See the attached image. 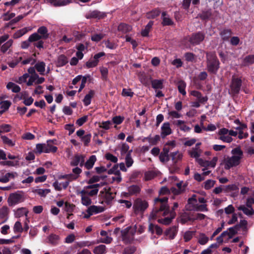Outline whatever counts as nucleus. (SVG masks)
Returning <instances> with one entry per match:
<instances>
[{"mask_svg":"<svg viewBox=\"0 0 254 254\" xmlns=\"http://www.w3.org/2000/svg\"><path fill=\"white\" fill-rule=\"evenodd\" d=\"M148 207V202L140 198H136L133 205V209L135 214L143 212Z\"/></svg>","mask_w":254,"mask_h":254,"instance_id":"obj_6","label":"nucleus"},{"mask_svg":"<svg viewBox=\"0 0 254 254\" xmlns=\"http://www.w3.org/2000/svg\"><path fill=\"white\" fill-rule=\"evenodd\" d=\"M68 62V59L64 54L60 55L57 59L56 66L57 67H62L65 65Z\"/></svg>","mask_w":254,"mask_h":254,"instance_id":"obj_20","label":"nucleus"},{"mask_svg":"<svg viewBox=\"0 0 254 254\" xmlns=\"http://www.w3.org/2000/svg\"><path fill=\"white\" fill-rule=\"evenodd\" d=\"M29 211L26 207H21L18 208L15 212V216L16 217L19 218L25 215L27 216Z\"/></svg>","mask_w":254,"mask_h":254,"instance_id":"obj_29","label":"nucleus"},{"mask_svg":"<svg viewBox=\"0 0 254 254\" xmlns=\"http://www.w3.org/2000/svg\"><path fill=\"white\" fill-rule=\"evenodd\" d=\"M118 164L114 165L111 169L107 171L108 174L109 175L114 174L115 175H121V172L118 170Z\"/></svg>","mask_w":254,"mask_h":254,"instance_id":"obj_50","label":"nucleus"},{"mask_svg":"<svg viewBox=\"0 0 254 254\" xmlns=\"http://www.w3.org/2000/svg\"><path fill=\"white\" fill-rule=\"evenodd\" d=\"M48 2L53 3L56 6H60L67 5L70 3L69 0H47Z\"/></svg>","mask_w":254,"mask_h":254,"instance_id":"obj_33","label":"nucleus"},{"mask_svg":"<svg viewBox=\"0 0 254 254\" xmlns=\"http://www.w3.org/2000/svg\"><path fill=\"white\" fill-rule=\"evenodd\" d=\"M254 64V55H250L246 56L243 61L244 66H249Z\"/></svg>","mask_w":254,"mask_h":254,"instance_id":"obj_34","label":"nucleus"},{"mask_svg":"<svg viewBox=\"0 0 254 254\" xmlns=\"http://www.w3.org/2000/svg\"><path fill=\"white\" fill-rule=\"evenodd\" d=\"M170 149V147H167V145H164L163 150L159 155V159L161 162H164L165 161H169V157L168 153L169 152Z\"/></svg>","mask_w":254,"mask_h":254,"instance_id":"obj_15","label":"nucleus"},{"mask_svg":"<svg viewBox=\"0 0 254 254\" xmlns=\"http://www.w3.org/2000/svg\"><path fill=\"white\" fill-rule=\"evenodd\" d=\"M190 95L196 97L197 101L200 102L201 104H205L208 99V98L207 96H203L201 93L198 91H191Z\"/></svg>","mask_w":254,"mask_h":254,"instance_id":"obj_11","label":"nucleus"},{"mask_svg":"<svg viewBox=\"0 0 254 254\" xmlns=\"http://www.w3.org/2000/svg\"><path fill=\"white\" fill-rule=\"evenodd\" d=\"M195 233V231H188L186 232L184 235V239L185 240V241L186 242L190 241L192 239Z\"/></svg>","mask_w":254,"mask_h":254,"instance_id":"obj_54","label":"nucleus"},{"mask_svg":"<svg viewBox=\"0 0 254 254\" xmlns=\"http://www.w3.org/2000/svg\"><path fill=\"white\" fill-rule=\"evenodd\" d=\"M48 242L53 246H56L59 244L60 237L54 234H51L48 238Z\"/></svg>","mask_w":254,"mask_h":254,"instance_id":"obj_31","label":"nucleus"},{"mask_svg":"<svg viewBox=\"0 0 254 254\" xmlns=\"http://www.w3.org/2000/svg\"><path fill=\"white\" fill-rule=\"evenodd\" d=\"M29 30L27 27L18 30L13 34V38L14 39L19 38L27 33Z\"/></svg>","mask_w":254,"mask_h":254,"instance_id":"obj_41","label":"nucleus"},{"mask_svg":"<svg viewBox=\"0 0 254 254\" xmlns=\"http://www.w3.org/2000/svg\"><path fill=\"white\" fill-rule=\"evenodd\" d=\"M98 192V189L92 190L90 191L82 190L80 191L81 194H86L88 196H94L97 194Z\"/></svg>","mask_w":254,"mask_h":254,"instance_id":"obj_51","label":"nucleus"},{"mask_svg":"<svg viewBox=\"0 0 254 254\" xmlns=\"http://www.w3.org/2000/svg\"><path fill=\"white\" fill-rule=\"evenodd\" d=\"M193 215L188 212L182 213L180 215V221L182 224H185L189 221L193 222Z\"/></svg>","mask_w":254,"mask_h":254,"instance_id":"obj_18","label":"nucleus"},{"mask_svg":"<svg viewBox=\"0 0 254 254\" xmlns=\"http://www.w3.org/2000/svg\"><path fill=\"white\" fill-rule=\"evenodd\" d=\"M94 254H105L106 253V247L104 245H100L94 249L93 251Z\"/></svg>","mask_w":254,"mask_h":254,"instance_id":"obj_38","label":"nucleus"},{"mask_svg":"<svg viewBox=\"0 0 254 254\" xmlns=\"http://www.w3.org/2000/svg\"><path fill=\"white\" fill-rule=\"evenodd\" d=\"M24 199L23 192L17 191L10 194L8 198V202L10 206H13L23 202Z\"/></svg>","mask_w":254,"mask_h":254,"instance_id":"obj_5","label":"nucleus"},{"mask_svg":"<svg viewBox=\"0 0 254 254\" xmlns=\"http://www.w3.org/2000/svg\"><path fill=\"white\" fill-rule=\"evenodd\" d=\"M51 190L50 189H35L33 190V192L35 193L38 194L41 197H45L47 194L50 193Z\"/></svg>","mask_w":254,"mask_h":254,"instance_id":"obj_43","label":"nucleus"},{"mask_svg":"<svg viewBox=\"0 0 254 254\" xmlns=\"http://www.w3.org/2000/svg\"><path fill=\"white\" fill-rule=\"evenodd\" d=\"M204 33L202 31H198L191 34L189 42L192 45H198L204 40Z\"/></svg>","mask_w":254,"mask_h":254,"instance_id":"obj_8","label":"nucleus"},{"mask_svg":"<svg viewBox=\"0 0 254 254\" xmlns=\"http://www.w3.org/2000/svg\"><path fill=\"white\" fill-rule=\"evenodd\" d=\"M170 156L174 163L177 162L178 161L181 160L182 158V155L178 151L172 152L170 154Z\"/></svg>","mask_w":254,"mask_h":254,"instance_id":"obj_49","label":"nucleus"},{"mask_svg":"<svg viewBox=\"0 0 254 254\" xmlns=\"http://www.w3.org/2000/svg\"><path fill=\"white\" fill-rule=\"evenodd\" d=\"M33 37L30 35L27 40L22 42L21 43V49H27L30 46V43L36 42V38Z\"/></svg>","mask_w":254,"mask_h":254,"instance_id":"obj_27","label":"nucleus"},{"mask_svg":"<svg viewBox=\"0 0 254 254\" xmlns=\"http://www.w3.org/2000/svg\"><path fill=\"white\" fill-rule=\"evenodd\" d=\"M216 183V181L212 180H207L204 183V188L206 190H209L212 188Z\"/></svg>","mask_w":254,"mask_h":254,"instance_id":"obj_53","label":"nucleus"},{"mask_svg":"<svg viewBox=\"0 0 254 254\" xmlns=\"http://www.w3.org/2000/svg\"><path fill=\"white\" fill-rule=\"evenodd\" d=\"M13 44V40L10 39L7 41L6 43L3 44L1 47V52L5 53L8 49L12 46Z\"/></svg>","mask_w":254,"mask_h":254,"instance_id":"obj_47","label":"nucleus"},{"mask_svg":"<svg viewBox=\"0 0 254 254\" xmlns=\"http://www.w3.org/2000/svg\"><path fill=\"white\" fill-rule=\"evenodd\" d=\"M8 213L9 209L6 206H3L0 209V219L3 220L2 223H4L7 220Z\"/></svg>","mask_w":254,"mask_h":254,"instance_id":"obj_22","label":"nucleus"},{"mask_svg":"<svg viewBox=\"0 0 254 254\" xmlns=\"http://www.w3.org/2000/svg\"><path fill=\"white\" fill-rule=\"evenodd\" d=\"M132 150L129 151L126 155L125 158L126 164L127 167L129 168L132 166L133 163V160L131 158V153Z\"/></svg>","mask_w":254,"mask_h":254,"instance_id":"obj_44","label":"nucleus"},{"mask_svg":"<svg viewBox=\"0 0 254 254\" xmlns=\"http://www.w3.org/2000/svg\"><path fill=\"white\" fill-rule=\"evenodd\" d=\"M94 94V91L91 90L89 93L85 95L83 100V102L85 106H87L91 104V99L93 97Z\"/></svg>","mask_w":254,"mask_h":254,"instance_id":"obj_26","label":"nucleus"},{"mask_svg":"<svg viewBox=\"0 0 254 254\" xmlns=\"http://www.w3.org/2000/svg\"><path fill=\"white\" fill-rule=\"evenodd\" d=\"M169 214H170V217H167L163 219H159L158 220V222L165 225L170 224L172 219L175 217L176 213V212H171L170 213H169Z\"/></svg>","mask_w":254,"mask_h":254,"instance_id":"obj_21","label":"nucleus"},{"mask_svg":"<svg viewBox=\"0 0 254 254\" xmlns=\"http://www.w3.org/2000/svg\"><path fill=\"white\" fill-rule=\"evenodd\" d=\"M238 209L243 211V213L248 216L254 215V210L253 208L246 207L245 205H241L238 207Z\"/></svg>","mask_w":254,"mask_h":254,"instance_id":"obj_32","label":"nucleus"},{"mask_svg":"<svg viewBox=\"0 0 254 254\" xmlns=\"http://www.w3.org/2000/svg\"><path fill=\"white\" fill-rule=\"evenodd\" d=\"M178 232V228L175 226H172L167 229L165 231V235L169 237L170 239H173Z\"/></svg>","mask_w":254,"mask_h":254,"instance_id":"obj_23","label":"nucleus"},{"mask_svg":"<svg viewBox=\"0 0 254 254\" xmlns=\"http://www.w3.org/2000/svg\"><path fill=\"white\" fill-rule=\"evenodd\" d=\"M105 157L107 160H109L113 163H115L118 161V158L110 153H106L105 154Z\"/></svg>","mask_w":254,"mask_h":254,"instance_id":"obj_63","label":"nucleus"},{"mask_svg":"<svg viewBox=\"0 0 254 254\" xmlns=\"http://www.w3.org/2000/svg\"><path fill=\"white\" fill-rule=\"evenodd\" d=\"M13 230L15 233H21L23 231V229L22 227V224L19 221H17L15 222L14 227Z\"/></svg>","mask_w":254,"mask_h":254,"instance_id":"obj_61","label":"nucleus"},{"mask_svg":"<svg viewBox=\"0 0 254 254\" xmlns=\"http://www.w3.org/2000/svg\"><path fill=\"white\" fill-rule=\"evenodd\" d=\"M154 22L150 21L145 27V28L141 31V34L143 37H147L148 36L149 32L153 25Z\"/></svg>","mask_w":254,"mask_h":254,"instance_id":"obj_39","label":"nucleus"},{"mask_svg":"<svg viewBox=\"0 0 254 254\" xmlns=\"http://www.w3.org/2000/svg\"><path fill=\"white\" fill-rule=\"evenodd\" d=\"M28 13L25 14L24 15H19L17 16L16 17L11 19L7 24V26H10L14 25L15 23L19 21L20 20L23 19L25 16H27Z\"/></svg>","mask_w":254,"mask_h":254,"instance_id":"obj_46","label":"nucleus"},{"mask_svg":"<svg viewBox=\"0 0 254 254\" xmlns=\"http://www.w3.org/2000/svg\"><path fill=\"white\" fill-rule=\"evenodd\" d=\"M125 118L124 117L121 116H116L112 118V122L114 124L117 125L121 124Z\"/></svg>","mask_w":254,"mask_h":254,"instance_id":"obj_60","label":"nucleus"},{"mask_svg":"<svg viewBox=\"0 0 254 254\" xmlns=\"http://www.w3.org/2000/svg\"><path fill=\"white\" fill-rule=\"evenodd\" d=\"M116 195V192H112L110 187L104 188L103 190L100 191L99 194V196L102 199L101 203H105L108 205H111Z\"/></svg>","mask_w":254,"mask_h":254,"instance_id":"obj_4","label":"nucleus"},{"mask_svg":"<svg viewBox=\"0 0 254 254\" xmlns=\"http://www.w3.org/2000/svg\"><path fill=\"white\" fill-rule=\"evenodd\" d=\"M168 198L163 197H157L154 199L155 206L150 215V217L155 219L159 217L161 214L165 216L168 215L169 212V206L168 204Z\"/></svg>","mask_w":254,"mask_h":254,"instance_id":"obj_1","label":"nucleus"},{"mask_svg":"<svg viewBox=\"0 0 254 254\" xmlns=\"http://www.w3.org/2000/svg\"><path fill=\"white\" fill-rule=\"evenodd\" d=\"M242 83V77L233 75L230 83L229 94L233 97L237 96L241 90Z\"/></svg>","mask_w":254,"mask_h":254,"instance_id":"obj_3","label":"nucleus"},{"mask_svg":"<svg viewBox=\"0 0 254 254\" xmlns=\"http://www.w3.org/2000/svg\"><path fill=\"white\" fill-rule=\"evenodd\" d=\"M206 69L210 74H216L219 68L220 63L215 54L207 53Z\"/></svg>","mask_w":254,"mask_h":254,"instance_id":"obj_2","label":"nucleus"},{"mask_svg":"<svg viewBox=\"0 0 254 254\" xmlns=\"http://www.w3.org/2000/svg\"><path fill=\"white\" fill-rule=\"evenodd\" d=\"M161 136L165 138L166 136L172 133V129L169 122L164 123L161 127Z\"/></svg>","mask_w":254,"mask_h":254,"instance_id":"obj_14","label":"nucleus"},{"mask_svg":"<svg viewBox=\"0 0 254 254\" xmlns=\"http://www.w3.org/2000/svg\"><path fill=\"white\" fill-rule=\"evenodd\" d=\"M152 87L155 89H162L163 88V80L152 79Z\"/></svg>","mask_w":254,"mask_h":254,"instance_id":"obj_30","label":"nucleus"},{"mask_svg":"<svg viewBox=\"0 0 254 254\" xmlns=\"http://www.w3.org/2000/svg\"><path fill=\"white\" fill-rule=\"evenodd\" d=\"M223 190L226 192H229L237 190H238V188L235 184H231L223 186Z\"/></svg>","mask_w":254,"mask_h":254,"instance_id":"obj_56","label":"nucleus"},{"mask_svg":"<svg viewBox=\"0 0 254 254\" xmlns=\"http://www.w3.org/2000/svg\"><path fill=\"white\" fill-rule=\"evenodd\" d=\"M98 63L95 59H90L88 62L86 63V67L87 68H90L96 66L98 65Z\"/></svg>","mask_w":254,"mask_h":254,"instance_id":"obj_58","label":"nucleus"},{"mask_svg":"<svg viewBox=\"0 0 254 254\" xmlns=\"http://www.w3.org/2000/svg\"><path fill=\"white\" fill-rule=\"evenodd\" d=\"M81 156L78 154L75 155L71 161L70 165L72 166H77L79 164Z\"/></svg>","mask_w":254,"mask_h":254,"instance_id":"obj_62","label":"nucleus"},{"mask_svg":"<svg viewBox=\"0 0 254 254\" xmlns=\"http://www.w3.org/2000/svg\"><path fill=\"white\" fill-rule=\"evenodd\" d=\"M0 104L1 105L0 108L3 109L2 111H4L5 112L9 109L11 105V102L9 101L5 100L1 101Z\"/></svg>","mask_w":254,"mask_h":254,"instance_id":"obj_64","label":"nucleus"},{"mask_svg":"<svg viewBox=\"0 0 254 254\" xmlns=\"http://www.w3.org/2000/svg\"><path fill=\"white\" fill-rule=\"evenodd\" d=\"M184 57L187 62H193L195 60V55L190 52H187L185 54Z\"/></svg>","mask_w":254,"mask_h":254,"instance_id":"obj_57","label":"nucleus"},{"mask_svg":"<svg viewBox=\"0 0 254 254\" xmlns=\"http://www.w3.org/2000/svg\"><path fill=\"white\" fill-rule=\"evenodd\" d=\"M141 190V187L137 185H132L127 188V190L129 192L130 195H138Z\"/></svg>","mask_w":254,"mask_h":254,"instance_id":"obj_17","label":"nucleus"},{"mask_svg":"<svg viewBox=\"0 0 254 254\" xmlns=\"http://www.w3.org/2000/svg\"><path fill=\"white\" fill-rule=\"evenodd\" d=\"M31 35L34 36V38H36V41L41 39L46 40L49 37L48 28L45 26L39 27L37 32L32 34Z\"/></svg>","mask_w":254,"mask_h":254,"instance_id":"obj_7","label":"nucleus"},{"mask_svg":"<svg viewBox=\"0 0 254 254\" xmlns=\"http://www.w3.org/2000/svg\"><path fill=\"white\" fill-rule=\"evenodd\" d=\"M91 134L90 133L86 134L82 137L81 140L84 143V146H88L89 143H90L91 140Z\"/></svg>","mask_w":254,"mask_h":254,"instance_id":"obj_55","label":"nucleus"},{"mask_svg":"<svg viewBox=\"0 0 254 254\" xmlns=\"http://www.w3.org/2000/svg\"><path fill=\"white\" fill-rule=\"evenodd\" d=\"M232 34V32L229 29H224L220 32V35L224 41H228Z\"/></svg>","mask_w":254,"mask_h":254,"instance_id":"obj_24","label":"nucleus"},{"mask_svg":"<svg viewBox=\"0 0 254 254\" xmlns=\"http://www.w3.org/2000/svg\"><path fill=\"white\" fill-rule=\"evenodd\" d=\"M177 87L178 91L181 94L184 96L186 95V92L185 90L186 87V83L184 81H179L177 83Z\"/></svg>","mask_w":254,"mask_h":254,"instance_id":"obj_37","label":"nucleus"},{"mask_svg":"<svg viewBox=\"0 0 254 254\" xmlns=\"http://www.w3.org/2000/svg\"><path fill=\"white\" fill-rule=\"evenodd\" d=\"M58 150V147L54 146L52 144L50 143L47 141V143L45 144L44 153H55Z\"/></svg>","mask_w":254,"mask_h":254,"instance_id":"obj_28","label":"nucleus"},{"mask_svg":"<svg viewBox=\"0 0 254 254\" xmlns=\"http://www.w3.org/2000/svg\"><path fill=\"white\" fill-rule=\"evenodd\" d=\"M241 157L233 155L231 157H228L225 165V168L227 170L231 168L238 166L240 163Z\"/></svg>","mask_w":254,"mask_h":254,"instance_id":"obj_10","label":"nucleus"},{"mask_svg":"<svg viewBox=\"0 0 254 254\" xmlns=\"http://www.w3.org/2000/svg\"><path fill=\"white\" fill-rule=\"evenodd\" d=\"M6 88L8 89H11L12 91L14 93H18L20 91V87L12 82H9L6 85Z\"/></svg>","mask_w":254,"mask_h":254,"instance_id":"obj_40","label":"nucleus"},{"mask_svg":"<svg viewBox=\"0 0 254 254\" xmlns=\"http://www.w3.org/2000/svg\"><path fill=\"white\" fill-rule=\"evenodd\" d=\"M105 210L104 207L101 206L91 205L86 210V214H85L83 217L88 219L94 214H97L103 212Z\"/></svg>","mask_w":254,"mask_h":254,"instance_id":"obj_9","label":"nucleus"},{"mask_svg":"<svg viewBox=\"0 0 254 254\" xmlns=\"http://www.w3.org/2000/svg\"><path fill=\"white\" fill-rule=\"evenodd\" d=\"M96 157L94 155H91L84 164L85 167L87 170L92 169L96 161Z\"/></svg>","mask_w":254,"mask_h":254,"instance_id":"obj_25","label":"nucleus"},{"mask_svg":"<svg viewBox=\"0 0 254 254\" xmlns=\"http://www.w3.org/2000/svg\"><path fill=\"white\" fill-rule=\"evenodd\" d=\"M212 15V13L210 10L203 11L199 14V17L201 20H206L209 19Z\"/></svg>","mask_w":254,"mask_h":254,"instance_id":"obj_48","label":"nucleus"},{"mask_svg":"<svg viewBox=\"0 0 254 254\" xmlns=\"http://www.w3.org/2000/svg\"><path fill=\"white\" fill-rule=\"evenodd\" d=\"M161 11L159 8H155L146 13V17L148 19H153L159 15Z\"/></svg>","mask_w":254,"mask_h":254,"instance_id":"obj_36","label":"nucleus"},{"mask_svg":"<svg viewBox=\"0 0 254 254\" xmlns=\"http://www.w3.org/2000/svg\"><path fill=\"white\" fill-rule=\"evenodd\" d=\"M231 153L233 155H236L237 156H240L241 158L243 155V152L241 149V147L240 146H237V147L234 148L231 151Z\"/></svg>","mask_w":254,"mask_h":254,"instance_id":"obj_52","label":"nucleus"},{"mask_svg":"<svg viewBox=\"0 0 254 254\" xmlns=\"http://www.w3.org/2000/svg\"><path fill=\"white\" fill-rule=\"evenodd\" d=\"M19 162L18 160L6 161V160L0 162V165L2 166H16L19 165Z\"/></svg>","mask_w":254,"mask_h":254,"instance_id":"obj_45","label":"nucleus"},{"mask_svg":"<svg viewBox=\"0 0 254 254\" xmlns=\"http://www.w3.org/2000/svg\"><path fill=\"white\" fill-rule=\"evenodd\" d=\"M46 64L44 62H38L35 65L36 69L40 74L44 75L45 71Z\"/></svg>","mask_w":254,"mask_h":254,"instance_id":"obj_35","label":"nucleus"},{"mask_svg":"<svg viewBox=\"0 0 254 254\" xmlns=\"http://www.w3.org/2000/svg\"><path fill=\"white\" fill-rule=\"evenodd\" d=\"M118 30L123 34H127L131 31L132 27L127 24L121 23L119 25Z\"/></svg>","mask_w":254,"mask_h":254,"instance_id":"obj_19","label":"nucleus"},{"mask_svg":"<svg viewBox=\"0 0 254 254\" xmlns=\"http://www.w3.org/2000/svg\"><path fill=\"white\" fill-rule=\"evenodd\" d=\"M81 203L85 206H89L92 203L91 198L86 194H81Z\"/></svg>","mask_w":254,"mask_h":254,"instance_id":"obj_42","label":"nucleus"},{"mask_svg":"<svg viewBox=\"0 0 254 254\" xmlns=\"http://www.w3.org/2000/svg\"><path fill=\"white\" fill-rule=\"evenodd\" d=\"M208 241V238L203 233H201L198 239V243L202 245L206 244Z\"/></svg>","mask_w":254,"mask_h":254,"instance_id":"obj_59","label":"nucleus"},{"mask_svg":"<svg viewBox=\"0 0 254 254\" xmlns=\"http://www.w3.org/2000/svg\"><path fill=\"white\" fill-rule=\"evenodd\" d=\"M17 175L16 172L6 173L5 174H2L0 176V182L6 183L9 182L10 179H14Z\"/></svg>","mask_w":254,"mask_h":254,"instance_id":"obj_16","label":"nucleus"},{"mask_svg":"<svg viewBox=\"0 0 254 254\" xmlns=\"http://www.w3.org/2000/svg\"><path fill=\"white\" fill-rule=\"evenodd\" d=\"M162 22L163 26H171L174 24V22L170 18L166 11H163L161 15Z\"/></svg>","mask_w":254,"mask_h":254,"instance_id":"obj_13","label":"nucleus"},{"mask_svg":"<svg viewBox=\"0 0 254 254\" xmlns=\"http://www.w3.org/2000/svg\"><path fill=\"white\" fill-rule=\"evenodd\" d=\"M106 16V14L98 10H94L91 11L86 15V18L87 19L90 18H98L99 19L104 18Z\"/></svg>","mask_w":254,"mask_h":254,"instance_id":"obj_12","label":"nucleus"}]
</instances>
